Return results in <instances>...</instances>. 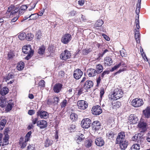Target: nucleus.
I'll return each mask as SVG.
<instances>
[{"instance_id":"obj_1","label":"nucleus","mask_w":150,"mask_h":150,"mask_svg":"<svg viewBox=\"0 0 150 150\" xmlns=\"http://www.w3.org/2000/svg\"><path fill=\"white\" fill-rule=\"evenodd\" d=\"M23 52L25 54H28L25 59L27 60L29 59L33 54L34 51L31 50V46L30 45L24 46L22 49Z\"/></svg>"},{"instance_id":"obj_2","label":"nucleus","mask_w":150,"mask_h":150,"mask_svg":"<svg viewBox=\"0 0 150 150\" xmlns=\"http://www.w3.org/2000/svg\"><path fill=\"white\" fill-rule=\"evenodd\" d=\"M123 92L121 90L116 88L115 89L113 93L110 96V98L113 100H117L122 96Z\"/></svg>"},{"instance_id":"obj_3","label":"nucleus","mask_w":150,"mask_h":150,"mask_svg":"<svg viewBox=\"0 0 150 150\" xmlns=\"http://www.w3.org/2000/svg\"><path fill=\"white\" fill-rule=\"evenodd\" d=\"M143 104V100L139 98H137L134 99L131 102L132 105L135 107H140Z\"/></svg>"},{"instance_id":"obj_4","label":"nucleus","mask_w":150,"mask_h":150,"mask_svg":"<svg viewBox=\"0 0 150 150\" xmlns=\"http://www.w3.org/2000/svg\"><path fill=\"white\" fill-rule=\"evenodd\" d=\"M77 106L79 109L84 110L88 107V103L83 100H79L77 102Z\"/></svg>"},{"instance_id":"obj_5","label":"nucleus","mask_w":150,"mask_h":150,"mask_svg":"<svg viewBox=\"0 0 150 150\" xmlns=\"http://www.w3.org/2000/svg\"><path fill=\"white\" fill-rule=\"evenodd\" d=\"M71 56L70 52L67 50H65L60 55V58L62 60H64L70 58Z\"/></svg>"},{"instance_id":"obj_6","label":"nucleus","mask_w":150,"mask_h":150,"mask_svg":"<svg viewBox=\"0 0 150 150\" xmlns=\"http://www.w3.org/2000/svg\"><path fill=\"white\" fill-rule=\"evenodd\" d=\"M91 124V120L87 118L83 119L81 123L82 127L84 128H88L90 127Z\"/></svg>"},{"instance_id":"obj_7","label":"nucleus","mask_w":150,"mask_h":150,"mask_svg":"<svg viewBox=\"0 0 150 150\" xmlns=\"http://www.w3.org/2000/svg\"><path fill=\"white\" fill-rule=\"evenodd\" d=\"M102 112V110L100 107L98 105L95 106L93 107L92 109V114L95 115H98Z\"/></svg>"},{"instance_id":"obj_8","label":"nucleus","mask_w":150,"mask_h":150,"mask_svg":"<svg viewBox=\"0 0 150 150\" xmlns=\"http://www.w3.org/2000/svg\"><path fill=\"white\" fill-rule=\"evenodd\" d=\"M72 37L71 35L68 33L64 35L61 39L62 42L64 44H67L71 40Z\"/></svg>"},{"instance_id":"obj_9","label":"nucleus","mask_w":150,"mask_h":150,"mask_svg":"<svg viewBox=\"0 0 150 150\" xmlns=\"http://www.w3.org/2000/svg\"><path fill=\"white\" fill-rule=\"evenodd\" d=\"M83 74V72L80 69H78L74 71L73 76L76 79L78 80L81 77Z\"/></svg>"},{"instance_id":"obj_10","label":"nucleus","mask_w":150,"mask_h":150,"mask_svg":"<svg viewBox=\"0 0 150 150\" xmlns=\"http://www.w3.org/2000/svg\"><path fill=\"white\" fill-rule=\"evenodd\" d=\"M143 116L145 118L150 117V107L148 106L142 111Z\"/></svg>"},{"instance_id":"obj_11","label":"nucleus","mask_w":150,"mask_h":150,"mask_svg":"<svg viewBox=\"0 0 150 150\" xmlns=\"http://www.w3.org/2000/svg\"><path fill=\"white\" fill-rule=\"evenodd\" d=\"M37 115L38 116H39L41 118H47L48 116L47 112L44 111H39L37 112Z\"/></svg>"},{"instance_id":"obj_12","label":"nucleus","mask_w":150,"mask_h":150,"mask_svg":"<svg viewBox=\"0 0 150 150\" xmlns=\"http://www.w3.org/2000/svg\"><path fill=\"white\" fill-rule=\"evenodd\" d=\"M59 101V98L58 97H54L52 99H49L47 100V104L49 105L52 104H57Z\"/></svg>"},{"instance_id":"obj_13","label":"nucleus","mask_w":150,"mask_h":150,"mask_svg":"<svg viewBox=\"0 0 150 150\" xmlns=\"http://www.w3.org/2000/svg\"><path fill=\"white\" fill-rule=\"evenodd\" d=\"M141 137V134L140 133L136 134L132 137V140L138 143H141V139H142Z\"/></svg>"},{"instance_id":"obj_14","label":"nucleus","mask_w":150,"mask_h":150,"mask_svg":"<svg viewBox=\"0 0 150 150\" xmlns=\"http://www.w3.org/2000/svg\"><path fill=\"white\" fill-rule=\"evenodd\" d=\"M92 127L93 129L98 130L100 128V123L98 121H94L92 123Z\"/></svg>"},{"instance_id":"obj_15","label":"nucleus","mask_w":150,"mask_h":150,"mask_svg":"<svg viewBox=\"0 0 150 150\" xmlns=\"http://www.w3.org/2000/svg\"><path fill=\"white\" fill-rule=\"evenodd\" d=\"M93 83L90 80H88L86 81L83 85V88L86 90H88L93 86Z\"/></svg>"},{"instance_id":"obj_16","label":"nucleus","mask_w":150,"mask_h":150,"mask_svg":"<svg viewBox=\"0 0 150 150\" xmlns=\"http://www.w3.org/2000/svg\"><path fill=\"white\" fill-rule=\"evenodd\" d=\"M37 126L41 129L44 128L47 126V122L44 120L39 121L37 123Z\"/></svg>"},{"instance_id":"obj_17","label":"nucleus","mask_w":150,"mask_h":150,"mask_svg":"<svg viewBox=\"0 0 150 150\" xmlns=\"http://www.w3.org/2000/svg\"><path fill=\"white\" fill-rule=\"evenodd\" d=\"M62 85L59 83L56 84L53 87V90L54 92L56 93L59 92L62 88Z\"/></svg>"},{"instance_id":"obj_18","label":"nucleus","mask_w":150,"mask_h":150,"mask_svg":"<svg viewBox=\"0 0 150 150\" xmlns=\"http://www.w3.org/2000/svg\"><path fill=\"white\" fill-rule=\"evenodd\" d=\"M96 144L98 146H102L104 144V142L102 138L100 137L97 138L95 140Z\"/></svg>"},{"instance_id":"obj_19","label":"nucleus","mask_w":150,"mask_h":150,"mask_svg":"<svg viewBox=\"0 0 150 150\" xmlns=\"http://www.w3.org/2000/svg\"><path fill=\"white\" fill-rule=\"evenodd\" d=\"M87 73L89 77L94 76L97 73L96 70L93 69H88Z\"/></svg>"},{"instance_id":"obj_20","label":"nucleus","mask_w":150,"mask_h":150,"mask_svg":"<svg viewBox=\"0 0 150 150\" xmlns=\"http://www.w3.org/2000/svg\"><path fill=\"white\" fill-rule=\"evenodd\" d=\"M129 120L133 124H136L138 121L137 117L133 115H131L129 117Z\"/></svg>"},{"instance_id":"obj_21","label":"nucleus","mask_w":150,"mask_h":150,"mask_svg":"<svg viewBox=\"0 0 150 150\" xmlns=\"http://www.w3.org/2000/svg\"><path fill=\"white\" fill-rule=\"evenodd\" d=\"M120 66L122 67H126V65L125 64L123 61H121L119 64L116 65L114 66L110 70L111 71H113L114 70L116 69H117L119 68Z\"/></svg>"},{"instance_id":"obj_22","label":"nucleus","mask_w":150,"mask_h":150,"mask_svg":"<svg viewBox=\"0 0 150 150\" xmlns=\"http://www.w3.org/2000/svg\"><path fill=\"white\" fill-rule=\"evenodd\" d=\"M9 136L8 134H6L4 137L3 140V143L2 146H4L5 145H7L9 144Z\"/></svg>"},{"instance_id":"obj_23","label":"nucleus","mask_w":150,"mask_h":150,"mask_svg":"<svg viewBox=\"0 0 150 150\" xmlns=\"http://www.w3.org/2000/svg\"><path fill=\"white\" fill-rule=\"evenodd\" d=\"M139 16L138 17V19H136V28H137V29H135L134 30V32L135 33V35H137V34H139V30H138V29L139 28Z\"/></svg>"},{"instance_id":"obj_24","label":"nucleus","mask_w":150,"mask_h":150,"mask_svg":"<svg viewBox=\"0 0 150 150\" xmlns=\"http://www.w3.org/2000/svg\"><path fill=\"white\" fill-rule=\"evenodd\" d=\"M28 141H25V140L24 141L23 138L21 137L20 139L19 144L21 146L22 149L24 148L26 145V142Z\"/></svg>"},{"instance_id":"obj_25","label":"nucleus","mask_w":150,"mask_h":150,"mask_svg":"<svg viewBox=\"0 0 150 150\" xmlns=\"http://www.w3.org/2000/svg\"><path fill=\"white\" fill-rule=\"evenodd\" d=\"M6 99L4 97H1L0 98V105L2 108H4L6 105Z\"/></svg>"},{"instance_id":"obj_26","label":"nucleus","mask_w":150,"mask_h":150,"mask_svg":"<svg viewBox=\"0 0 150 150\" xmlns=\"http://www.w3.org/2000/svg\"><path fill=\"white\" fill-rule=\"evenodd\" d=\"M112 62V59L110 57H106L105 59V66L110 65Z\"/></svg>"},{"instance_id":"obj_27","label":"nucleus","mask_w":150,"mask_h":150,"mask_svg":"<svg viewBox=\"0 0 150 150\" xmlns=\"http://www.w3.org/2000/svg\"><path fill=\"white\" fill-rule=\"evenodd\" d=\"M84 138V135L80 133H79L77 135L76 138V140L78 143L81 142Z\"/></svg>"},{"instance_id":"obj_28","label":"nucleus","mask_w":150,"mask_h":150,"mask_svg":"<svg viewBox=\"0 0 150 150\" xmlns=\"http://www.w3.org/2000/svg\"><path fill=\"white\" fill-rule=\"evenodd\" d=\"M139 127L142 129V131L144 132L146 129V123L142 122H140L138 125Z\"/></svg>"},{"instance_id":"obj_29","label":"nucleus","mask_w":150,"mask_h":150,"mask_svg":"<svg viewBox=\"0 0 150 150\" xmlns=\"http://www.w3.org/2000/svg\"><path fill=\"white\" fill-rule=\"evenodd\" d=\"M128 141L125 140L119 144L121 149L123 150H125L127 147L128 145Z\"/></svg>"},{"instance_id":"obj_30","label":"nucleus","mask_w":150,"mask_h":150,"mask_svg":"<svg viewBox=\"0 0 150 150\" xmlns=\"http://www.w3.org/2000/svg\"><path fill=\"white\" fill-rule=\"evenodd\" d=\"M8 92V89L6 87H3L0 91V94L3 96L7 94Z\"/></svg>"},{"instance_id":"obj_31","label":"nucleus","mask_w":150,"mask_h":150,"mask_svg":"<svg viewBox=\"0 0 150 150\" xmlns=\"http://www.w3.org/2000/svg\"><path fill=\"white\" fill-rule=\"evenodd\" d=\"M53 141L48 139H45L44 146L45 147H48L51 146L53 144Z\"/></svg>"},{"instance_id":"obj_32","label":"nucleus","mask_w":150,"mask_h":150,"mask_svg":"<svg viewBox=\"0 0 150 150\" xmlns=\"http://www.w3.org/2000/svg\"><path fill=\"white\" fill-rule=\"evenodd\" d=\"M121 105V103L119 101H117L112 103V107L113 108L117 109L120 107Z\"/></svg>"},{"instance_id":"obj_33","label":"nucleus","mask_w":150,"mask_h":150,"mask_svg":"<svg viewBox=\"0 0 150 150\" xmlns=\"http://www.w3.org/2000/svg\"><path fill=\"white\" fill-rule=\"evenodd\" d=\"M125 134L124 132H121L119 133L117 137V140L118 142H119L120 138L125 139Z\"/></svg>"},{"instance_id":"obj_34","label":"nucleus","mask_w":150,"mask_h":150,"mask_svg":"<svg viewBox=\"0 0 150 150\" xmlns=\"http://www.w3.org/2000/svg\"><path fill=\"white\" fill-rule=\"evenodd\" d=\"M96 71L97 73L99 74L102 72L103 69V66L100 64L96 65Z\"/></svg>"},{"instance_id":"obj_35","label":"nucleus","mask_w":150,"mask_h":150,"mask_svg":"<svg viewBox=\"0 0 150 150\" xmlns=\"http://www.w3.org/2000/svg\"><path fill=\"white\" fill-rule=\"evenodd\" d=\"M77 115L74 113H71L70 115V118L73 121L76 120H77Z\"/></svg>"},{"instance_id":"obj_36","label":"nucleus","mask_w":150,"mask_h":150,"mask_svg":"<svg viewBox=\"0 0 150 150\" xmlns=\"http://www.w3.org/2000/svg\"><path fill=\"white\" fill-rule=\"evenodd\" d=\"M18 37L20 40H23L26 38V34L24 32L20 33Z\"/></svg>"},{"instance_id":"obj_37","label":"nucleus","mask_w":150,"mask_h":150,"mask_svg":"<svg viewBox=\"0 0 150 150\" xmlns=\"http://www.w3.org/2000/svg\"><path fill=\"white\" fill-rule=\"evenodd\" d=\"M140 145L138 144H133L131 147L130 150H139Z\"/></svg>"},{"instance_id":"obj_38","label":"nucleus","mask_w":150,"mask_h":150,"mask_svg":"<svg viewBox=\"0 0 150 150\" xmlns=\"http://www.w3.org/2000/svg\"><path fill=\"white\" fill-rule=\"evenodd\" d=\"M14 77V74L12 73H9L4 79L6 81L10 79L13 78Z\"/></svg>"},{"instance_id":"obj_39","label":"nucleus","mask_w":150,"mask_h":150,"mask_svg":"<svg viewBox=\"0 0 150 150\" xmlns=\"http://www.w3.org/2000/svg\"><path fill=\"white\" fill-rule=\"evenodd\" d=\"M29 17L30 18L29 19L30 20H35L38 17L39 15L37 13H34L29 14Z\"/></svg>"},{"instance_id":"obj_40","label":"nucleus","mask_w":150,"mask_h":150,"mask_svg":"<svg viewBox=\"0 0 150 150\" xmlns=\"http://www.w3.org/2000/svg\"><path fill=\"white\" fill-rule=\"evenodd\" d=\"M24 63L22 62H20L17 67V69L20 71L22 70L24 67Z\"/></svg>"},{"instance_id":"obj_41","label":"nucleus","mask_w":150,"mask_h":150,"mask_svg":"<svg viewBox=\"0 0 150 150\" xmlns=\"http://www.w3.org/2000/svg\"><path fill=\"white\" fill-rule=\"evenodd\" d=\"M45 48L44 46L40 47L38 50V53L40 54H42L44 53Z\"/></svg>"},{"instance_id":"obj_42","label":"nucleus","mask_w":150,"mask_h":150,"mask_svg":"<svg viewBox=\"0 0 150 150\" xmlns=\"http://www.w3.org/2000/svg\"><path fill=\"white\" fill-rule=\"evenodd\" d=\"M13 105V103L9 102L8 103L6 109L8 111H10L12 109Z\"/></svg>"},{"instance_id":"obj_43","label":"nucleus","mask_w":150,"mask_h":150,"mask_svg":"<svg viewBox=\"0 0 150 150\" xmlns=\"http://www.w3.org/2000/svg\"><path fill=\"white\" fill-rule=\"evenodd\" d=\"M34 37V35L31 33L26 34V38L25 39L28 40L30 41L32 40Z\"/></svg>"},{"instance_id":"obj_44","label":"nucleus","mask_w":150,"mask_h":150,"mask_svg":"<svg viewBox=\"0 0 150 150\" xmlns=\"http://www.w3.org/2000/svg\"><path fill=\"white\" fill-rule=\"evenodd\" d=\"M103 23V21L102 20H98L95 23V26L97 27H100Z\"/></svg>"},{"instance_id":"obj_45","label":"nucleus","mask_w":150,"mask_h":150,"mask_svg":"<svg viewBox=\"0 0 150 150\" xmlns=\"http://www.w3.org/2000/svg\"><path fill=\"white\" fill-rule=\"evenodd\" d=\"M42 34L40 30L38 31L36 34L35 37L37 39L39 40L42 37Z\"/></svg>"},{"instance_id":"obj_46","label":"nucleus","mask_w":150,"mask_h":150,"mask_svg":"<svg viewBox=\"0 0 150 150\" xmlns=\"http://www.w3.org/2000/svg\"><path fill=\"white\" fill-rule=\"evenodd\" d=\"M31 133L32 132L31 131H29L27 133L25 137V141H28L29 140L30 137Z\"/></svg>"},{"instance_id":"obj_47","label":"nucleus","mask_w":150,"mask_h":150,"mask_svg":"<svg viewBox=\"0 0 150 150\" xmlns=\"http://www.w3.org/2000/svg\"><path fill=\"white\" fill-rule=\"evenodd\" d=\"M91 50L90 48L86 49L83 50L82 53L83 54L87 55L88 53L91 52Z\"/></svg>"},{"instance_id":"obj_48","label":"nucleus","mask_w":150,"mask_h":150,"mask_svg":"<svg viewBox=\"0 0 150 150\" xmlns=\"http://www.w3.org/2000/svg\"><path fill=\"white\" fill-rule=\"evenodd\" d=\"M120 52L121 56L122 57H126V56L127 55L125 50L123 48H122V50L120 51Z\"/></svg>"},{"instance_id":"obj_49","label":"nucleus","mask_w":150,"mask_h":150,"mask_svg":"<svg viewBox=\"0 0 150 150\" xmlns=\"http://www.w3.org/2000/svg\"><path fill=\"white\" fill-rule=\"evenodd\" d=\"M114 135V134L112 131L109 132L107 134V135L110 138H113Z\"/></svg>"},{"instance_id":"obj_50","label":"nucleus","mask_w":150,"mask_h":150,"mask_svg":"<svg viewBox=\"0 0 150 150\" xmlns=\"http://www.w3.org/2000/svg\"><path fill=\"white\" fill-rule=\"evenodd\" d=\"M109 73V71L108 70H106L104 71L103 73L99 75L100 76V77H102V78L105 76V75L108 74Z\"/></svg>"},{"instance_id":"obj_51","label":"nucleus","mask_w":150,"mask_h":150,"mask_svg":"<svg viewBox=\"0 0 150 150\" xmlns=\"http://www.w3.org/2000/svg\"><path fill=\"white\" fill-rule=\"evenodd\" d=\"M38 121V118L36 117L33 118L32 120V124L35 125L37 123H37Z\"/></svg>"},{"instance_id":"obj_52","label":"nucleus","mask_w":150,"mask_h":150,"mask_svg":"<svg viewBox=\"0 0 150 150\" xmlns=\"http://www.w3.org/2000/svg\"><path fill=\"white\" fill-rule=\"evenodd\" d=\"M135 37L137 43L140 42V37L139 34L135 35Z\"/></svg>"},{"instance_id":"obj_53","label":"nucleus","mask_w":150,"mask_h":150,"mask_svg":"<svg viewBox=\"0 0 150 150\" xmlns=\"http://www.w3.org/2000/svg\"><path fill=\"white\" fill-rule=\"evenodd\" d=\"M67 101L66 100H64L61 103V107L62 108L65 107L67 104Z\"/></svg>"},{"instance_id":"obj_54","label":"nucleus","mask_w":150,"mask_h":150,"mask_svg":"<svg viewBox=\"0 0 150 150\" xmlns=\"http://www.w3.org/2000/svg\"><path fill=\"white\" fill-rule=\"evenodd\" d=\"M6 120L5 119H3L0 122V125L1 126H5L6 124Z\"/></svg>"},{"instance_id":"obj_55","label":"nucleus","mask_w":150,"mask_h":150,"mask_svg":"<svg viewBox=\"0 0 150 150\" xmlns=\"http://www.w3.org/2000/svg\"><path fill=\"white\" fill-rule=\"evenodd\" d=\"M39 86H41L42 87H44L45 86V82L44 80H41L39 83Z\"/></svg>"},{"instance_id":"obj_56","label":"nucleus","mask_w":150,"mask_h":150,"mask_svg":"<svg viewBox=\"0 0 150 150\" xmlns=\"http://www.w3.org/2000/svg\"><path fill=\"white\" fill-rule=\"evenodd\" d=\"M123 68L122 69H120L118 71L116 72L115 74V75H116L117 74L120 73L126 70V69L125 68L126 67H125Z\"/></svg>"},{"instance_id":"obj_57","label":"nucleus","mask_w":150,"mask_h":150,"mask_svg":"<svg viewBox=\"0 0 150 150\" xmlns=\"http://www.w3.org/2000/svg\"><path fill=\"white\" fill-rule=\"evenodd\" d=\"M59 75L60 77H63L65 75L64 72L63 71H60L59 73Z\"/></svg>"},{"instance_id":"obj_58","label":"nucleus","mask_w":150,"mask_h":150,"mask_svg":"<svg viewBox=\"0 0 150 150\" xmlns=\"http://www.w3.org/2000/svg\"><path fill=\"white\" fill-rule=\"evenodd\" d=\"M31 5L32 4L28 5V7H30V8H29V11H31L33 9H34V8L35 7L36 4L34 3L33 5V6H31Z\"/></svg>"},{"instance_id":"obj_59","label":"nucleus","mask_w":150,"mask_h":150,"mask_svg":"<svg viewBox=\"0 0 150 150\" xmlns=\"http://www.w3.org/2000/svg\"><path fill=\"white\" fill-rule=\"evenodd\" d=\"M28 8V6L27 5H22L21 6L20 9L21 10H23V11H25Z\"/></svg>"},{"instance_id":"obj_60","label":"nucleus","mask_w":150,"mask_h":150,"mask_svg":"<svg viewBox=\"0 0 150 150\" xmlns=\"http://www.w3.org/2000/svg\"><path fill=\"white\" fill-rule=\"evenodd\" d=\"M140 6L137 5V8L136 10V12L137 14H138L139 13Z\"/></svg>"},{"instance_id":"obj_61","label":"nucleus","mask_w":150,"mask_h":150,"mask_svg":"<svg viewBox=\"0 0 150 150\" xmlns=\"http://www.w3.org/2000/svg\"><path fill=\"white\" fill-rule=\"evenodd\" d=\"M103 78L101 77H100V76L99 75L98 77V78L96 80V82L97 83V84L99 85L100 83V81L101 79Z\"/></svg>"},{"instance_id":"obj_62","label":"nucleus","mask_w":150,"mask_h":150,"mask_svg":"<svg viewBox=\"0 0 150 150\" xmlns=\"http://www.w3.org/2000/svg\"><path fill=\"white\" fill-rule=\"evenodd\" d=\"M72 89L70 88L67 91V93H68V94H69V95L70 96H71L73 95L72 93Z\"/></svg>"},{"instance_id":"obj_63","label":"nucleus","mask_w":150,"mask_h":150,"mask_svg":"<svg viewBox=\"0 0 150 150\" xmlns=\"http://www.w3.org/2000/svg\"><path fill=\"white\" fill-rule=\"evenodd\" d=\"M146 140L148 142H150V131L147 134L146 137Z\"/></svg>"},{"instance_id":"obj_64","label":"nucleus","mask_w":150,"mask_h":150,"mask_svg":"<svg viewBox=\"0 0 150 150\" xmlns=\"http://www.w3.org/2000/svg\"><path fill=\"white\" fill-rule=\"evenodd\" d=\"M8 57L9 59H10L13 57V54L11 52H9L8 54Z\"/></svg>"}]
</instances>
